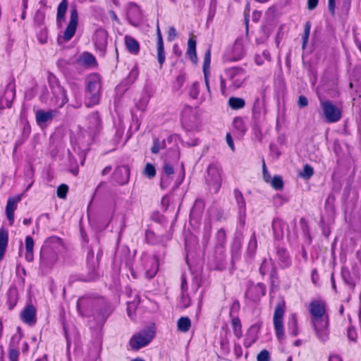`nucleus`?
Segmentation results:
<instances>
[{"mask_svg":"<svg viewBox=\"0 0 361 361\" xmlns=\"http://www.w3.org/2000/svg\"><path fill=\"white\" fill-rule=\"evenodd\" d=\"M270 184L275 190H279L283 188L282 178L279 176H274L271 180Z\"/></svg>","mask_w":361,"mask_h":361,"instance_id":"de8ad7c7","label":"nucleus"},{"mask_svg":"<svg viewBox=\"0 0 361 361\" xmlns=\"http://www.w3.org/2000/svg\"><path fill=\"white\" fill-rule=\"evenodd\" d=\"M241 249V243L239 240H235L231 245V255L233 259H236L240 255V251Z\"/></svg>","mask_w":361,"mask_h":361,"instance_id":"8fccbe9b","label":"nucleus"},{"mask_svg":"<svg viewBox=\"0 0 361 361\" xmlns=\"http://www.w3.org/2000/svg\"><path fill=\"white\" fill-rule=\"evenodd\" d=\"M226 241V233L224 229H219L216 234V249L222 254L224 251V245Z\"/></svg>","mask_w":361,"mask_h":361,"instance_id":"393cba45","label":"nucleus"},{"mask_svg":"<svg viewBox=\"0 0 361 361\" xmlns=\"http://www.w3.org/2000/svg\"><path fill=\"white\" fill-rule=\"evenodd\" d=\"M177 36L176 30L174 27H170L168 31V40L172 42Z\"/></svg>","mask_w":361,"mask_h":361,"instance_id":"69168bd1","label":"nucleus"},{"mask_svg":"<svg viewBox=\"0 0 361 361\" xmlns=\"http://www.w3.org/2000/svg\"><path fill=\"white\" fill-rule=\"evenodd\" d=\"M228 105L232 109H240L245 106V102L243 98L231 97L228 99Z\"/></svg>","mask_w":361,"mask_h":361,"instance_id":"58836bf2","label":"nucleus"},{"mask_svg":"<svg viewBox=\"0 0 361 361\" xmlns=\"http://www.w3.org/2000/svg\"><path fill=\"white\" fill-rule=\"evenodd\" d=\"M285 308V301L282 300L276 305L274 314V325L276 331V336L278 339L281 340L283 338V314Z\"/></svg>","mask_w":361,"mask_h":361,"instance_id":"0eeeda50","label":"nucleus"},{"mask_svg":"<svg viewBox=\"0 0 361 361\" xmlns=\"http://www.w3.org/2000/svg\"><path fill=\"white\" fill-rule=\"evenodd\" d=\"M179 305L182 308H187L190 305V298L187 292H181Z\"/></svg>","mask_w":361,"mask_h":361,"instance_id":"09e8293b","label":"nucleus"},{"mask_svg":"<svg viewBox=\"0 0 361 361\" xmlns=\"http://www.w3.org/2000/svg\"><path fill=\"white\" fill-rule=\"evenodd\" d=\"M231 325L234 335L238 338H240L243 335V332L240 319L238 317H233L231 319Z\"/></svg>","mask_w":361,"mask_h":361,"instance_id":"ea45409f","label":"nucleus"},{"mask_svg":"<svg viewBox=\"0 0 361 361\" xmlns=\"http://www.w3.org/2000/svg\"><path fill=\"white\" fill-rule=\"evenodd\" d=\"M139 75V71L137 67H134L129 73L127 76L125 82L127 85L133 84Z\"/></svg>","mask_w":361,"mask_h":361,"instance_id":"49530a36","label":"nucleus"},{"mask_svg":"<svg viewBox=\"0 0 361 361\" xmlns=\"http://www.w3.org/2000/svg\"><path fill=\"white\" fill-rule=\"evenodd\" d=\"M19 353L17 348L8 347V358L10 361H18Z\"/></svg>","mask_w":361,"mask_h":361,"instance_id":"bf43d9fd","label":"nucleus"},{"mask_svg":"<svg viewBox=\"0 0 361 361\" xmlns=\"http://www.w3.org/2000/svg\"><path fill=\"white\" fill-rule=\"evenodd\" d=\"M207 182L208 185L217 192L221 185V170L214 164H210L207 169Z\"/></svg>","mask_w":361,"mask_h":361,"instance_id":"6e6552de","label":"nucleus"},{"mask_svg":"<svg viewBox=\"0 0 361 361\" xmlns=\"http://www.w3.org/2000/svg\"><path fill=\"white\" fill-rule=\"evenodd\" d=\"M257 361H270L271 357L269 352L264 349L257 355Z\"/></svg>","mask_w":361,"mask_h":361,"instance_id":"4d7b16f0","label":"nucleus"},{"mask_svg":"<svg viewBox=\"0 0 361 361\" xmlns=\"http://www.w3.org/2000/svg\"><path fill=\"white\" fill-rule=\"evenodd\" d=\"M56 115V111L53 110L44 111L38 110L36 112L35 118L38 125L51 121Z\"/></svg>","mask_w":361,"mask_h":361,"instance_id":"412c9836","label":"nucleus"},{"mask_svg":"<svg viewBox=\"0 0 361 361\" xmlns=\"http://www.w3.org/2000/svg\"><path fill=\"white\" fill-rule=\"evenodd\" d=\"M18 300V291L17 288L11 286L6 293V304L10 310H13Z\"/></svg>","mask_w":361,"mask_h":361,"instance_id":"4be33fe9","label":"nucleus"},{"mask_svg":"<svg viewBox=\"0 0 361 361\" xmlns=\"http://www.w3.org/2000/svg\"><path fill=\"white\" fill-rule=\"evenodd\" d=\"M68 0H62L57 8L56 22L61 25L65 20L66 13L68 8Z\"/></svg>","mask_w":361,"mask_h":361,"instance_id":"7c9ffc66","label":"nucleus"},{"mask_svg":"<svg viewBox=\"0 0 361 361\" xmlns=\"http://www.w3.org/2000/svg\"><path fill=\"white\" fill-rule=\"evenodd\" d=\"M163 170L164 172V175L162 176L161 180V187L163 188H167L169 185V176L172 175L174 173L173 167L169 163L165 162Z\"/></svg>","mask_w":361,"mask_h":361,"instance_id":"bb28decb","label":"nucleus"},{"mask_svg":"<svg viewBox=\"0 0 361 361\" xmlns=\"http://www.w3.org/2000/svg\"><path fill=\"white\" fill-rule=\"evenodd\" d=\"M166 147V141L164 140H159L155 139L153 142L151 151L153 154H157L161 149H164Z\"/></svg>","mask_w":361,"mask_h":361,"instance_id":"c03bdc74","label":"nucleus"},{"mask_svg":"<svg viewBox=\"0 0 361 361\" xmlns=\"http://www.w3.org/2000/svg\"><path fill=\"white\" fill-rule=\"evenodd\" d=\"M310 313L312 319H317L329 316L326 313V303L322 300H313L310 304Z\"/></svg>","mask_w":361,"mask_h":361,"instance_id":"ddd939ff","label":"nucleus"},{"mask_svg":"<svg viewBox=\"0 0 361 361\" xmlns=\"http://www.w3.org/2000/svg\"><path fill=\"white\" fill-rule=\"evenodd\" d=\"M191 327V320L188 317H181L177 321V329L180 332H188Z\"/></svg>","mask_w":361,"mask_h":361,"instance_id":"f704fd0d","label":"nucleus"},{"mask_svg":"<svg viewBox=\"0 0 361 361\" xmlns=\"http://www.w3.org/2000/svg\"><path fill=\"white\" fill-rule=\"evenodd\" d=\"M187 54L192 62H196V39L194 37H190L188 39Z\"/></svg>","mask_w":361,"mask_h":361,"instance_id":"72a5a7b5","label":"nucleus"},{"mask_svg":"<svg viewBox=\"0 0 361 361\" xmlns=\"http://www.w3.org/2000/svg\"><path fill=\"white\" fill-rule=\"evenodd\" d=\"M68 187L66 184L60 185L57 188V195L59 198L63 199L66 197Z\"/></svg>","mask_w":361,"mask_h":361,"instance_id":"13d9d810","label":"nucleus"},{"mask_svg":"<svg viewBox=\"0 0 361 361\" xmlns=\"http://www.w3.org/2000/svg\"><path fill=\"white\" fill-rule=\"evenodd\" d=\"M266 114V108L264 104L258 98L255 101L252 111V118L257 124L262 120Z\"/></svg>","mask_w":361,"mask_h":361,"instance_id":"f3484780","label":"nucleus"},{"mask_svg":"<svg viewBox=\"0 0 361 361\" xmlns=\"http://www.w3.org/2000/svg\"><path fill=\"white\" fill-rule=\"evenodd\" d=\"M310 22H307L306 24H305V32H304V35L302 37V39H303V48L305 47L306 43L307 42V40H308V37H309V35H310Z\"/></svg>","mask_w":361,"mask_h":361,"instance_id":"0e129e2a","label":"nucleus"},{"mask_svg":"<svg viewBox=\"0 0 361 361\" xmlns=\"http://www.w3.org/2000/svg\"><path fill=\"white\" fill-rule=\"evenodd\" d=\"M282 226V221L279 219H274L272 222L273 231L276 238H280L283 235V231Z\"/></svg>","mask_w":361,"mask_h":361,"instance_id":"a19ab883","label":"nucleus"},{"mask_svg":"<svg viewBox=\"0 0 361 361\" xmlns=\"http://www.w3.org/2000/svg\"><path fill=\"white\" fill-rule=\"evenodd\" d=\"M93 42L96 49L99 51L102 56H104L108 43L107 32L104 29L97 30L93 36Z\"/></svg>","mask_w":361,"mask_h":361,"instance_id":"9d476101","label":"nucleus"},{"mask_svg":"<svg viewBox=\"0 0 361 361\" xmlns=\"http://www.w3.org/2000/svg\"><path fill=\"white\" fill-rule=\"evenodd\" d=\"M78 65L87 68L95 66L97 62L95 57L89 52H83L77 59Z\"/></svg>","mask_w":361,"mask_h":361,"instance_id":"aec40b11","label":"nucleus"},{"mask_svg":"<svg viewBox=\"0 0 361 361\" xmlns=\"http://www.w3.org/2000/svg\"><path fill=\"white\" fill-rule=\"evenodd\" d=\"M23 195L11 197L8 199L6 207V214L10 224L12 225L14 221V212L17 209L18 202L22 200Z\"/></svg>","mask_w":361,"mask_h":361,"instance_id":"4468645a","label":"nucleus"},{"mask_svg":"<svg viewBox=\"0 0 361 361\" xmlns=\"http://www.w3.org/2000/svg\"><path fill=\"white\" fill-rule=\"evenodd\" d=\"M288 331L292 336H296L298 334V321L295 314L290 315L287 324Z\"/></svg>","mask_w":361,"mask_h":361,"instance_id":"2f4dec72","label":"nucleus"},{"mask_svg":"<svg viewBox=\"0 0 361 361\" xmlns=\"http://www.w3.org/2000/svg\"><path fill=\"white\" fill-rule=\"evenodd\" d=\"M199 92H200L199 85L197 82H194L190 88V91H189L190 96L193 99H196L197 97V96L199 95Z\"/></svg>","mask_w":361,"mask_h":361,"instance_id":"052dcab7","label":"nucleus"},{"mask_svg":"<svg viewBox=\"0 0 361 361\" xmlns=\"http://www.w3.org/2000/svg\"><path fill=\"white\" fill-rule=\"evenodd\" d=\"M50 87L53 95L56 98V105L59 107H62L68 101L65 90L56 80L53 81L50 80Z\"/></svg>","mask_w":361,"mask_h":361,"instance_id":"9b49d317","label":"nucleus"},{"mask_svg":"<svg viewBox=\"0 0 361 361\" xmlns=\"http://www.w3.org/2000/svg\"><path fill=\"white\" fill-rule=\"evenodd\" d=\"M128 16L134 20H140L142 18L141 11L138 6L135 3H130L128 6Z\"/></svg>","mask_w":361,"mask_h":361,"instance_id":"4c0bfd02","label":"nucleus"},{"mask_svg":"<svg viewBox=\"0 0 361 361\" xmlns=\"http://www.w3.org/2000/svg\"><path fill=\"white\" fill-rule=\"evenodd\" d=\"M33 247L34 240L31 236L27 235L25 238V258L28 262L32 261L33 259Z\"/></svg>","mask_w":361,"mask_h":361,"instance_id":"e433bc0d","label":"nucleus"},{"mask_svg":"<svg viewBox=\"0 0 361 361\" xmlns=\"http://www.w3.org/2000/svg\"><path fill=\"white\" fill-rule=\"evenodd\" d=\"M247 76L245 69L241 67H232L225 70L224 75L220 76V87L222 94L227 90H235L241 87Z\"/></svg>","mask_w":361,"mask_h":361,"instance_id":"f257e3e1","label":"nucleus"},{"mask_svg":"<svg viewBox=\"0 0 361 361\" xmlns=\"http://www.w3.org/2000/svg\"><path fill=\"white\" fill-rule=\"evenodd\" d=\"M15 97V84L10 82L6 86L4 94L0 99V109L11 107Z\"/></svg>","mask_w":361,"mask_h":361,"instance_id":"f8f14e48","label":"nucleus"},{"mask_svg":"<svg viewBox=\"0 0 361 361\" xmlns=\"http://www.w3.org/2000/svg\"><path fill=\"white\" fill-rule=\"evenodd\" d=\"M155 336V328L147 326L134 334L129 341V345L133 350H138L147 345Z\"/></svg>","mask_w":361,"mask_h":361,"instance_id":"7ed1b4c3","label":"nucleus"},{"mask_svg":"<svg viewBox=\"0 0 361 361\" xmlns=\"http://www.w3.org/2000/svg\"><path fill=\"white\" fill-rule=\"evenodd\" d=\"M257 247V238H256L255 234L254 233L252 235V237L250 240V242L248 243L247 254L251 257L253 256L256 252Z\"/></svg>","mask_w":361,"mask_h":361,"instance_id":"a18cd8bd","label":"nucleus"},{"mask_svg":"<svg viewBox=\"0 0 361 361\" xmlns=\"http://www.w3.org/2000/svg\"><path fill=\"white\" fill-rule=\"evenodd\" d=\"M320 105L326 122L335 123L341 119V112L340 109L331 101L320 99Z\"/></svg>","mask_w":361,"mask_h":361,"instance_id":"423d86ee","label":"nucleus"},{"mask_svg":"<svg viewBox=\"0 0 361 361\" xmlns=\"http://www.w3.org/2000/svg\"><path fill=\"white\" fill-rule=\"evenodd\" d=\"M240 309V303L238 301L235 300L233 302L232 305H231V310H230V317H233V314L234 312H238Z\"/></svg>","mask_w":361,"mask_h":361,"instance_id":"338daca9","label":"nucleus"},{"mask_svg":"<svg viewBox=\"0 0 361 361\" xmlns=\"http://www.w3.org/2000/svg\"><path fill=\"white\" fill-rule=\"evenodd\" d=\"M234 195L238 206L240 216L245 217L246 214V205L243 195L242 192L238 189L234 190Z\"/></svg>","mask_w":361,"mask_h":361,"instance_id":"a878e982","label":"nucleus"},{"mask_svg":"<svg viewBox=\"0 0 361 361\" xmlns=\"http://www.w3.org/2000/svg\"><path fill=\"white\" fill-rule=\"evenodd\" d=\"M210 61H211V54H210V51L208 50L204 55V64H203V72H204V71L209 72V68Z\"/></svg>","mask_w":361,"mask_h":361,"instance_id":"680f3d73","label":"nucleus"},{"mask_svg":"<svg viewBox=\"0 0 361 361\" xmlns=\"http://www.w3.org/2000/svg\"><path fill=\"white\" fill-rule=\"evenodd\" d=\"M234 127L240 130V132L244 133L246 130L243 120L240 117H236L233 121Z\"/></svg>","mask_w":361,"mask_h":361,"instance_id":"864d4df0","label":"nucleus"},{"mask_svg":"<svg viewBox=\"0 0 361 361\" xmlns=\"http://www.w3.org/2000/svg\"><path fill=\"white\" fill-rule=\"evenodd\" d=\"M343 281L350 288H353L356 281L359 279L357 272H341Z\"/></svg>","mask_w":361,"mask_h":361,"instance_id":"cd10ccee","label":"nucleus"},{"mask_svg":"<svg viewBox=\"0 0 361 361\" xmlns=\"http://www.w3.org/2000/svg\"><path fill=\"white\" fill-rule=\"evenodd\" d=\"M96 304L99 306V308L94 318L97 324L102 326L114 311V307L103 297L98 298L96 301Z\"/></svg>","mask_w":361,"mask_h":361,"instance_id":"20e7f679","label":"nucleus"},{"mask_svg":"<svg viewBox=\"0 0 361 361\" xmlns=\"http://www.w3.org/2000/svg\"><path fill=\"white\" fill-rule=\"evenodd\" d=\"M144 173L149 178H154L156 175V169L154 165L147 163L145 167Z\"/></svg>","mask_w":361,"mask_h":361,"instance_id":"3c124183","label":"nucleus"},{"mask_svg":"<svg viewBox=\"0 0 361 361\" xmlns=\"http://www.w3.org/2000/svg\"><path fill=\"white\" fill-rule=\"evenodd\" d=\"M99 278V274L97 272H88L87 276H83L80 278V280L84 282H91L94 281Z\"/></svg>","mask_w":361,"mask_h":361,"instance_id":"6e6d98bb","label":"nucleus"},{"mask_svg":"<svg viewBox=\"0 0 361 361\" xmlns=\"http://www.w3.org/2000/svg\"><path fill=\"white\" fill-rule=\"evenodd\" d=\"M311 321L317 338L322 342L328 341L329 338V316L317 319H311Z\"/></svg>","mask_w":361,"mask_h":361,"instance_id":"39448f33","label":"nucleus"},{"mask_svg":"<svg viewBox=\"0 0 361 361\" xmlns=\"http://www.w3.org/2000/svg\"><path fill=\"white\" fill-rule=\"evenodd\" d=\"M78 25V14L76 8H72L70 13V20L63 32V39L64 42L70 41L75 35Z\"/></svg>","mask_w":361,"mask_h":361,"instance_id":"1a4fd4ad","label":"nucleus"},{"mask_svg":"<svg viewBox=\"0 0 361 361\" xmlns=\"http://www.w3.org/2000/svg\"><path fill=\"white\" fill-rule=\"evenodd\" d=\"M86 90L85 104L91 107L99 104L102 94L101 77L97 73L89 75L86 78Z\"/></svg>","mask_w":361,"mask_h":361,"instance_id":"f03ea898","label":"nucleus"},{"mask_svg":"<svg viewBox=\"0 0 361 361\" xmlns=\"http://www.w3.org/2000/svg\"><path fill=\"white\" fill-rule=\"evenodd\" d=\"M93 301L88 298L82 297L78 300L77 309L79 313L82 317H88L89 311L87 307L90 304H92Z\"/></svg>","mask_w":361,"mask_h":361,"instance_id":"5701e85b","label":"nucleus"},{"mask_svg":"<svg viewBox=\"0 0 361 361\" xmlns=\"http://www.w3.org/2000/svg\"><path fill=\"white\" fill-rule=\"evenodd\" d=\"M244 55V50L241 42H236L233 46V59L240 60Z\"/></svg>","mask_w":361,"mask_h":361,"instance_id":"79ce46f5","label":"nucleus"},{"mask_svg":"<svg viewBox=\"0 0 361 361\" xmlns=\"http://www.w3.org/2000/svg\"><path fill=\"white\" fill-rule=\"evenodd\" d=\"M266 294V287L262 283H258L256 286L250 287L245 293V296L256 300Z\"/></svg>","mask_w":361,"mask_h":361,"instance_id":"a211bd4d","label":"nucleus"},{"mask_svg":"<svg viewBox=\"0 0 361 361\" xmlns=\"http://www.w3.org/2000/svg\"><path fill=\"white\" fill-rule=\"evenodd\" d=\"M276 253L279 260L283 264V268H287L290 264V256L287 250L283 247H279Z\"/></svg>","mask_w":361,"mask_h":361,"instance_id":"c9c22d12","label":"nucleus"},{"mask_svg":"<svg viewBox=\"0 0 361 361\" xmlns=\"http://www.w3.org/2000/svg\"><path fill=\"white\" fill-rule=\"evenodd\" d=\"M313 168L310 165L306 164L304 166L302 171L300 172V175L304 178H310L313 175Z\"/></svg>","mask_w":361,"mask_h":361,"instance_id":"603ef678","label":"nucleus"},{"mask_svg":"<svg viewBox=\"0 0 361 361\" xmlns=\"http://www.w3.org/2000/svg\"><path fill=\"white\" fill-rule=\"evenodd\" d=\"M125 44L127 49L133 54H137L140 51V44L137 40L130 36H126Z\"/></svg>","mask_w":361,"mask_h":361,"instance_id":"c756f323","label":"nucleus"},{"mask_svg":"<svg viewBox=\"0 0 361 361\" xmlns=\"http://www.w3.org/2000/svg\"><path fill=\"white\" fill-rule=\"evenodd\" d=\"M130 171L126 166L118 167L114 173V180L120 185L126 184L129 180Z\"/></svg>","mask_w":361,"mask_h":361,"instance_id":"6ab92c4d","label":"nucleus"},{"mask_svg":"<svg viewBox=\"0 0 361 361\" xmlns=\"http://www.w3.org/2000/svg\"><path fill=\"white\" fill-rule=\"evenodd\" d=\"M90 122L92 123V126H90L91 133L93 131H96L100 124V119L97 113L92 114L89 116Z\"/></svg>","mask_w":361,"mask_h":361,"instance_id":"37998d69","label":"nucleus"},{"mask_svg":"<svg viewBox=\"0 0 361 361\" xmlns=\"http://www.w3.org/2000/svg\"><path fill=\"white\" fill-rule=\"evenodd\" d=\"M8 240V231L4 228L0 229V259H2L7 245Z\"/></svg>","mask_w":361,"mask_h":361,"instance_id":"473e14b6","label":"nucleus"},{"mask_svg":"<svg viewBox=\"0 0 361 361\" xmlns=\"http://www.w3.org/2000/svg\"><path fill=\"white\" fill-rule=\"evenodd\" d=\"M298 104L300 108H303L307 106L308 100L305 96L300 95L298 98Z\"/></svg>","mask_w":361,"mask_h":361,"instance_id":"774afa93","label":"nucleus"},{"mask_svg":"<svg viewBox=\"0 0 361 361\" xmlns=\"http://www.w3.org/2000/svg\"><path fill=\"white\" fill-rule=\"evenodd\" d=\"M21 338H22V335L14 334L11 337L8 347L17 348V346L19 344V342L21 340Z\"/></svg>","mask_w":361,"mask_h":361,"instance_id":"e2e57ef3","label":"nucleus"},{"mask_svg":"<svg viewBox=\"0 0 361 361\" xmlns=\"http://www.w3.org/2000/svg\"><path fill=\"white\" fill-rule=\"evenodd\" d=\"M20 319L23 322L29 325L35 324L36 309L32 304L27 305L23 310L20 312Z\"/></svg>","mask_w":361,"mask_h":361,"instance_id":"2eb2a0df","label":"nucleus"},{"mask_svg":"<svg viewBox=\"0 0 361 361\" xmlns=\"http://www.w3.org/2000/svg\"><path fill=\"white\" fill-rule=\"evenodd\" d=\"M204 208V202L201 200H197L195 202L193 207L191 210L192 214L201 213Z\"/></svg>","mask_w":361,"mask_h":361,"instance_id":"5fc2aeb1","label":"nucleus"},{"mask_svg":"<svg viewBox=\"0 0 361 361\" xmlns=\"http://www.w3.org/2000/svg\"><path fill=\"white\" fill-rule=\"evenodd\" d=\"M157 59L160 66H162L165 61V52L164 49V42L161 31L159 27H157Z\"/></svg>","mask_w":361,"mask_h":361,"instance_id":"b1692460","label":"nucleus"},{"mask_svg":"<svg viewBox=\"0 0 361 361\" xmlns=\"http://www.w3.org/2000/svg\"><path fill=\"white\" fill-rule=\"evenodd\" d=\"M262 324L261 322H258L249 328L244 342L246 348L251 346L257 340L258 333L262 327Z\"/></svg>","mask_w":361,"mask_h":361,"instance_id":"dca6fc26","label":"nucleus"},{"mask_svg":"<svg viewBox=\"0 0 361 361\" xmlns=\"http://www.w3.org/2000/svg\"><path fill=\"white\" fill-rule=\"evenodd\" d=\"M150 98L151 94L149 91L147 90H144L140 99L136 102V108L141 111H145Z\"/></svg>","mask_w":361,"mask_h":361,"instance_id":"c85d7f7f","label":"nucleus"}]
</instances>
